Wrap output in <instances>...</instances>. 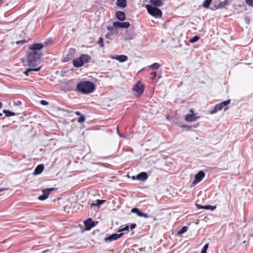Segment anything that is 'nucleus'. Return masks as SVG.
<instances>
[{
	"label": "nucleus",
	"instance_id": "4",
	"mask_svg": "<svg viewBox=\"0 0 253 253\" xmlns=\"http://www.w3.org/2000/svg\"><path fill=\"white\" fill-rule=\"evenodd\" d=\"M145 7L148 13L152 16L157 18H161L162 17V11L158 7L153 6L149 4H146Z\"/></svg>",
	"mask_w": 253,
	"mask_h": 253
},
{
	"label": "nucleus",
	"instance_id": "1",
	"mask_svg": "<svg viewBox=\"0 0 253 253\" xmlns=\"http://www.w3.org/2000/svg\"><path fill=\"white\" fill-rule=\"evenodd\" d=\"M42 43H34L29 46L30 51L27 55V65L31 67H36L37 62L39 60L42 53L41 50L43 47Z\"/></svg>",
	"mask_w": 253,
	"mask_h": 253
},
{
	"label": "nucleus",
	"instance_id": "46",
	"mask_svg": "<svg viewBox=\"0 0 253 253\" xmlns=\"http://www.w3.org/2000/svg\"><path fill=\"white\" fill-rule=\"evenodd\" d=\"M5 0H0V6H1Z\"/></svg>",
	"mask_w": 253,
	"mask_h": 253
},
{
	"label": "nucleus",
	"instance_id": "33",
	"mask_svg": "<svg viewBox=\"0 0 253 253\" xmlns=\"http://www.w3.org/2000/svg\"><path fill=\"white\" fill-rule=\"evenodd\" d=\"M245 2L249 6L253 7V0H245Z\"/></svg>",
	"mask_w": 253,
	"mask_h": 253
},
{
	"label": "nucleus",
	"instance_id": "32",
	"mask_svg": "<svg viewBox=\"0 0 253 253\" xmlns=\"http://www.w3.org/2000/svg\"><path fill=\"white\" fill-rule=\"evenodd\" d=\"M47 198V196L45 195H42L39 196L38 199L41 201H43Z\"/></svg>",
	"mask_w": 253,
	"mask_h": 253
},
{
	"label": "nucleus",
	"instance_id": "7",
	"mask_svg": "<svg viewBox=\"0 0 253 253\" xmlns=\"http://www.w3.org/2000/svg\"><path fill=\"white\" fill-rule=\"evenodd\" d=\"M130 23L128 22L116 21L113 23V26L115 28H128L130 27Z\"/></svg>",
	"mask_w": 253,
	"mask_h": 253
},
{
	"label": "nucleus",
	"instance_id": "49",
	"mask_svg": "<svg viewBox=\"0 0 253 253\" xmlns=\"http://www.w3.org/2000/svg\"><path fill=\"white\" fill-rule=\"evenodd\" d=\"M2 103H1V102L0 101V108H2Z\"/></svg>",
	"mask_w": 253,
	"mask_h": 253
},
{
	"label": "nucleus",
	"instance_id": "30",
	"mask_svg": "<svg viewBox=\"0 0 253 253\" xmlns=\"http://www.w3.org/2000/svg\"><path fill=\"white\" fill-rule=\"evenodd\" d=\"M105 202V200H97L96 201V203H95V205H96V206H98L99 207L101 205L103 204Z\"/></svg>",
	"mask_w": 253,
	"mask_h": 253
},
{
	"label": "nucleus",
	"instance_id": "51",
	"mask_svg": "<svg viewBox=\"0 0 253 253\" xmlns=\"http://www.w3.org/2000/svg\"><path fill=\"white\" fill-rule=\"evenodd\" d=\"M250 236V237H253V233Z\"/></svg>",
	"mask_w": 253,
	"mask_h": 253
},
{
	"label": "nucleus",
	"instance_id": "3",
	"mask_svg": "<svg viewBox=\"0 0 253 253\" xmlns=\"http://www.w3.org/2000/svg\"><path fill=\"white\" fill-rule=\"evenodd\" d=\"M90 60L91 57L89 55L82 54L79 57L73 59V64L74 67L79 68L83 66L84 63H88Z\"/></svg>",
	"mask_w": 253,
	"mask_h": 253
},
{
	"label": "nucleus",
	"instance_id": "54",
	"mask_svg": "<svg viewBox=\"0 0 253 253\" xmlns=\"http://www.w3.org/2000/svg\"><path fill=\"white\" fill-rule=\"evenodd\" d=\"M219 0H217V1H218Z\"/></svg>",
	"mask_w": 253,
	"mask_h": 253
},
{
	"label": "nucleus",
	"instance_id": "43",
	"mask_svg": "<svg viewBox=\"0 0 253 253\" xmlns=\"http://www.w3.org/2000/svg\"><path fill=\"white\" fill-rule=\"evenodd\" d=\"M117 131L118 133V134L121 136V137H124L125 136H124L123 135H122V134L120 133L119 132V129H118V127H117Z\"/></svg>",
	"mask_w": 253,
	"mask_h": 253
},
{
	"label": "nucleus",
	"instance_id": "47",
	"mask_svg": "<svg viewBox=\"0 0 253 253\" xmlns=\"http://www.w3.org/2000/svg\"><path fill=\"white\" fill-rule=\"evenodd\" d=\"M94 206H96V205H95V203H92L90 204V207L92 208Z\"/></svg>",
	"mask_w": 253,
	"mask_h": 253
},
{
	"label": "nucleus",
	"instance_id": "34",
	"mask_svg": "<svg viewBox=\"0 0 253 253\" xmlns=\"http://www.w3.org/2000/svg\"><path fill=\"white\" fill-rule=\"evenodd\" d=\"M151 80H154L155 79L156 76H157V72H152L151 73Z\"/></svg>",
	"mask_w": 253,
	"mask_h": 253
},
{
	"label": "nucleus",
	"instance_id": "19",
	"mask_svg": "<svg viewBox=\"0 0 253 253\" xmlns=\"http://www.w3.org/2000/svg\"><path fill=\"white\" fill-rule=\"evenodd\" d=\"M222 109L221 108V105H219V104H216L213 109L210 111V114H213L216 113L217 111L221 110Z\"/></svg>",
	"mask_w": 253,
	"mask_h": 253
},
{
	"label": "nucleus",
	"instance_id": "11",
	"mask_svg": "<svg viewBox=\"0 0 253 253\" xmlns=\"http://www.w3.org/2000/svg\"><path fill=\"white\" fill-rule=\"evenodd\" d=\"M116 18L120 21H123L126 18V14L124 12L122 11H118L116 13Z\"/></svg>",
	"mask_w": 253,
	"mask_h": 253
},
{
	"label": "nucleus",
	"instance_id": "15",
	"mask_svg": "<svg viewBox=\"0 0 253 253\" xmlns=\"http://www.w3.org/2000/svg\"><path fill=\"white\" fill-rule=\"evenodd\" d=\"M44 169V166L43 165H39L37 167L35 168L34 171V175H38L41 173L42 171Z\"/></svg>",
	"mask_w": 253,
	"mask_h": 253
},
{
	"label": "nucleus",
	"instance_id": "6",
	"mask_svg": "<svg viewBox=\"0 0 253 253\" xmlns=\"http://www.w3.org/2000/svg\"><path fill=\"white\" fill-rule=\"evenodd\" d=\"M205 176V173L203 171H199L198 173L196 174L195 179L193 180L192 184L195 185L200 182L204 178Z\"/></svg>",
	"mask_w": 253,
	"mask_h": 253
},
{
	"label": "nucleus",
	"instance_id": "53",
	"mask_svg": "<svg viewBox=\"0 0 253 253\" xmlns=\"http://www.w3.org/2000/svg\"><path fill=\"white\" fill-rule=\"evenodd\" d=\"M132 178H133V179H135L134 176H133Z\"/></svg>",
	"mask_w": 253,
	"mask_h": 253
},
{
	"label": "nucleus",
	"instance_id": "23",
	"mask_svg": "<svg viewBox=\"0 0 253 253\" xmlns=\"http://www.w3.org/2000/svg\"><path fill=\"white\" fill-rule=\"evenodd\" d=\"M188 230L187 226H183L177 232V234L179 235L180 234H182L184 233V232H186Z\"/></svg>",
	"mask_w": 253,
	"mask_h": 253
},
{
	"label": "nucleus",
	"instance_id": "2",
	"mask_svg": "<svg viewBox=\"0 0 253 253\" xmlns=\"http://www.w3.org/2000/svg\"><path fill=\"white\" fill-rule=\"evenodd\" d=\"M95 87L93 83L90 81H82L77 85V90L83 94H89L95 90Z\"/></svg>",
	"mask_w": 253,
	"mask_h": 253
},
{
	"label": "nucleus",
	"instance_id": "31",
	"mask_svg": "<svg viewBox=\"0 0 253 253\" xmlns=\"http://www.w3.org/2000/svg\"><path fill=\"white\" fill-rule=\"evenodd\" d=\"M85 121V117L82 114L81 116H80V117L78 119V122L79 123H83Z\"/></svg>",
	"mask_w": 253,
	"mask_h": 253
},
{
	"label": "nucleus",
	"instance_id": "45",
	"mask_svg": "<svg viewBox=\"0 0 253 253\" xmlns=\"http://www.w3.org/2000/svg\"><path fill=\"white\" fill-rule=\"evenodd\" d=\"M75 114H76L78 116H81V115H82L80 112L79 111H76L75 112Z\"/></svg>",
	"mask_w": 253,
	"mask_h": 253
},
{
	"label": "nucleus",
	"instance_id": "38",
	"mask_svg": "<svg viewBox=\"0 0 253 253\" xmlns=\"http://www.w3.org/2000/svg\"><path fill=\"white\" fill-rule=\"evenodd\" d=\"M196 206L199 209H204V206H201V205H200L199 204H196Z\"/></svg>",
	"mask_w": 253,
	"mask_h": 253
},
{
	"label": "nucleus",
	"instance_id": "14",
	"mask_svg": "<svg viewBox=\"0 0 253 253\" xmlns=\"http://www.w3.org/2000/svg\"><path fill=\"white\" fill-rule=\"evenodd\" d=\"M199 118V117H198ZM198 117H196V114L194 113L191 114H187L185 116V120L187 122H193L196 120Z\"/></svg>",
	"mask_w": 253,
	"mask_h": 253
},
{
	"label": "nucleus",
	"instance_id": "35",
	"mask_svg": "<svg viewBox=\"0 0 253 253\" xmlns=\"http://www.w3.org/2000/svg\"><path fill=\"white\" fill-rule=\"evenodd\" d=\"M128 229H129V226L128 225H126L125 227L120 229L119 231L122 232V231H128Z\"/></svg>",
	"mask_w": 253,
	"mask_h": 253
},
{
	"label": "nucleus",
	"instance_id": "25",
	"mask_svg": "<svg viewBox=\"0 0 253 253\" xmlns=\"http://www.w3.org/2000/svg\"><path fill=\"white\" fill-rule=\"evenodd\" d=\"M160 67V64L158 63H154L151 65L149 66V68L153 69V70H156L159 69Z\"/></svg>",
	"mask_w": 253,
	"mask_h": 253
},
{
	"label": "nucleus",
	"instance_id": "50",
	"mask_svg": "<svg viewBox=\"0 0 253 253\" xmlns=\"http://www.w3.org/2000/svg\"><path fill=\"white\" fill-rule=\"evenodd\" d=\"M181 126L184 127V126H186V125H182Z\"/></svg>",
	"mask_w": 253,
	"mask_h": 253
},
{
	"label": "nucleus",
	"instance_id": "26",
	"mask_svg": "<svg viewBox=\"0 0 253 253\" xmlns=\"http://www.w3.org/2000/svg\"><path fill=\"white\" fill-rule=\"evenodd\" d=\"M199 39H200L199 37H198L197 36H195L189 40V42L191 43H194V42L198 41Z\"/></svg>",
	"mask_w": 253,
	"mask_h": 253
},
{
	"label": "nucleus",
	"instance_id": "37",
	"mask_svg": "<svg viewBox=\"0 0 253 253\" xmlns=\"http://www.w3.org/2000/svg\"><path fill=\"white\" fill-rule=\"evenodd\" d=\"M42 192L43 195H46L47 196V198L48 197L49 192L46 189L42 190Z\"/></svg>",
	"mask_w": 253,
	"mask_h": 253
},
{
	"label": "nucleus",
	"instance_id": "10",
	"mask_svg": "<svg viewBox=\"0 0 253 253\" xmlns=\"http://www.w3.org/2000/svg\"><path fill=\"white\" fill-rule=\"evenodd\" d=\"M131 212L133 213H135L137 214V215L140 217H144L145 218H148L149 215L146 213H144L138 209L136 208H134L132 209Z\"/></svg>",
	"mask_w": 253,
	"mask_h": 253
},
{
	"label": "nucleus",
	"instance_id": "13",
	"mask_svg": "<svg viewBox=\"0 0 253 253\" xmlns=\"http://www.w3.org/2000/svg\"><path fill=\"white\" fill-rule=\"evenodd\" d=\"M149 2L150 5L155 7H160L163 4L162 0H150Z\"/></svg>",
	"mask_w": 253,
	"mask_h": 253
},
{
	"label": "nucleus",
	"instance_id": "44",
	"mask_svg": "<svg viewBox=\"0 0 253 253\" xmlns=\"http://www.w3.org/2000/svg\"><path fill=\"white\" fill-rule=\"evenodd\" d=\"M46 190L49 192L50 191H53L54 190V188H50L46 189Z\"/></svg>",
	"mask_w": 253,
	"mask_h": 253
},
{
	"label": "nucleus",
	"instance_id": "8",
	"mask_svg": "<svg viewBox=\"0 0 253 253\" xmlns=\"http://www.w3.org/2000/svg\"><path fill=\"white\" fill-rule=\"evenodd\" d=\"M123 234H124L123 233L120 234H113L110 235L109 237L105 238V241L107 242L116 240L121 237Z\"/></svg>",
	"mask_w": 253,
	"mask_h": 253
},
{
	"label": "nucleus",
	"instance_id": "41",
	"mask_svg": "<svg viewBox=\"0 0 253 253\" xmlns=\"http://www.w3.org/2000/svg\"><path fill=\"white\" fill-rule=\"evenodd\" d=\"M8 189V188H0V192H2V191H6Z\"/></svg>",
	"mask_w": 253,
	"mask_h": 253
},
{
	"label": "nucleus",
	"instance_id": "9",
	"mask_svg": "<svg viewBox=\"0 0 253 253\" xmlns=\"http://www.w3.org/2000/svg\"><path fill=\"white\" fill-rule=\"evenodd\" d=\"M84 224L86 230H89L95 226L94 222L91 218H89L84 221Z\"/></svg>",
	"mask_w": 253,
	"mask_h": 253
},
{
	"label": "nucleus",
	"instance_id": "12",
	"mask_svg": "<svg viewBox=\"0 0 253 253\" xmlns=\"http://www.w3.org/2000/svg\"><path fill=\"white\" fill-rule=\"evenodd\" d=\"M148 177V174L146 172H141L136 175V178L141 181H145Z\"/></svg>",
	"mask_w": 253,
	"mask_h": 253
},
{
	"label": "nucleus",
	"instance_id": "28",
	"mask_svg": "<svg viewBox=\"0 0 253 253\" xmlns=\"http://www.w3.org/2000/svg\"><path fill=\"white\" fill-rule=\"evenodd\" d=\"M208 247L209 244L207 243L202 248L201 253H207Z\"/></svg>",
	"mask_w": 253,
	"mask_h": 253
},
{
	"label": "nucleus",
	"instance_id": "40",
	"mask_svg": "<svg viewBox=\"0 0 253 253\" xmlns=\"http://www.w3.org/2000/svg\"><path fill=\"white\" fill-rule=\"evenodd\" d=\"M115 27H114L113 26H108L107 27V29L108 31H113V28H114Z\"/></svg>",
	"mask_w": 253,
	"mask_h": 253
},
{
	"label": "nucleus",
	"instance_id": "22",
	"mask_svg": "<svg viewBox=\"0 0 253 253\" xmlns=\"http://www.w3.org/2000/svg\"><path fill=\"white\" fill-rule=\"evenodd\" d=\"M3 112L6 117L13 116L15 115V113L12 112L9 110H3Z\"/></svg>",
	"mask_w": 253,
	"mask_h": 253
},
{
	"label": "nucleus",
	"instance_id": "29",
	"mask_svg": "<svg viewBox=\"0 0 253 253\" xmlns=\"http://www.w3.org/2000/svg\"><path fill=\"white\" fill-rule=\"evenodd\" d=\"M216 209V206H211V205H207L204 206V209L214 210Z\"/></svg>",
	"mask_w": 253,
	"mask_h": 253
},
{
	"label": "nucleus",
	"instance_id": "18",
	"mask_svg": "<svg viewBox=\"0 0 253 253\" xmlns=\"http://www.w3.org/2000/svg\"><path fill=\"white\" fill-rule=\"evenodd\" d=\"M117 5L122 8H125L126 6V0H117Z\"/></svg>",
	"mask_w": 253,
	"mask_h": 253
},
{
	"label": "nucleus",
	"instance_id": "27",
	"mask_svg": "<svg viewBox=\"0 0 253 253\" xmlns=\"http://www.w3.org/2000/svg\"><path fill=\"white\" fill-rule=\"evenodd\" d=\"M98 43L99 44L101 47H103L104 46L103 43V39L101 37H100L98 41Z\"/></svg>",
	"mask_w": 253,
	"mask_h": 253
},
{
	"label": "nucleus",
	"instance_id": "20",
	"mask_svg": "<svg viewBox=\"0 0 253 253\" xmlns=\"http://www.w3.org/2000/svg\"><path fill=\"white\" fill-rule=\"evenodd\" d=\"M230 103V100H227L226 101H224L220 103H219V105H221V108L222 109H224V111H226L228 107L227 106L229 103Z\"/></svg>",
	"mask_w": 253,
	"mask_h": 253
},
{
	"label": "nucleus",
	"instance_id": "17",
	"mask_svg": "<svg viewBox=\"0 0 253 253\" xmlns=\"http://www.w3.org/2000/svg\"><path fill=\"white\" fill-rule=\"evenodd\" d=\"M41 68V67H31V68H28V69H27L25 72H24V74L25 75H26L27 76H29V72H31V71H36V72H38L40 70Z\"/></svg>",
	"mask_w": 253,
	"mask_h": 253
},
{
	"label": "nucleus",
	"instance_id": "42",
	"mask_svg": "<svg viewBox=\"0 0 253 253\" xmlns=\"http://www.w3.org/2000/svg\"><path fill=\"white\" fill-rule=\"evenodd\" d=\"M25 42H26L25 40H21V41H19L16 42V43H17V44H20L21 43H24Z\"/></svg>",
	"mask_w": 253,
	"mask_h": 253
},
{
	"label": "nucleus",
	"instance_id": "36",
	"mask_svg": "<svg viewBox=\"0 0 253 253\" xmlns=\"http://www.w3.org/2000/svg\"><path fill=\"white\" fill-rule=\"evenodd\" d=\"M41 104L42 105H47L48 104V102L44 100H42L41 101Z\"/></svg>",
	"mask_w": 253,
	"mask_h": 253
},
{
	"label": "nucleus",
	"instance_id": "48",
	"mask_svg": "<svg viewBox=\"0 0 253 253\" xmlns=\"http://www.w3.org/2000/svg\"><path fill=\"white\" fill-rule=\"evenodd\" d=\"M190 112L191 113V114H193L194 113V110L193 109H190Z\"/></svg>",
	"mask_w": 253,
	"mask_h": 253
},
{
	"label": "nucleus",
	"instance_id": "39",
	"mask_svg": "<svg viewBox=\"0 0 253 253\" xmlns=\"http://www.w3.org/2000/svg\"><path fill=\"white\" fill-rule=\"evenodd\" d=\"M136 226V224L135 223H132L130 225V229H133L135 228Z\"/></svg>",
	"mask_w": 253,
	"mask_h": 253
},
{
	"label": "nucleus",
	"instance_id": "5",
	"mask_svg": "<svg viewBox=\"0 0 253 253\" xmlns=\"http://www.w3.org/2000/svg\"><path fill=\"white\" fill-rule=\"evenodd\" d=\"M144 87V84L141 83L140 81H138L134 85L133 90L134 91L140 95L143 93Z\"/></svg>",
	"mask_w": 253,
	"mask_h": 253
},
{
	"label": "nucleus",
	"instance_id": "21",
	"mask_svg": "<svg viewBox=\"0 0 253 253\" xmlns=\"http://www.w3.org/2000/svg\"><path fill=\"white\" fill-rule=\"evenodd\" d=\"M228 0H224L222 2H220L216 6V8H224L228 4Z\"/></svg>",
	"mask_w": 253,
	"mask_h": 253
},
{
	"label": "nucleus",
	"instance_id": "52",
	"mask_svg": "<svg viewBox=\"0 0 253 253\" xmlns=\"http://www.w3.org/2000/svg\"><path fill=\"white\" fill-rule=\"evenodd\" d=\"M2 116V114L0 113V116Z\"/></svg>",
	"mask_w": 253,
	"mask_h": 253
},
{
	"label": "nucleus",
	"instance_id": "24",
	"mask_svg": "<svg viewBox=\"0 0 253 253\" xmlns=\"http://www.w3.org/2000/svg\"><path fill=\"white\" fill-rule=\"evenodd\" d=\"M211 2V0H205L203 3V6L205 8H209L210 4Z\"/></svg>",
	"mask_w": 253,
	"mask_h": 253
},
{
	"label": "nucleus",
	"instance_id": "16",
	"mask_svg": "<svg viewBox=\"0 0 253 253\" xmlns=\"http://www.w3.org/2000/svg\"><path fill=\"white\" fill-rule=\"evenodd\" d=\"M112 58L118 60L121 62H125L128 59L127 56L125 55H117L116 57H112Z\"/></svg>",
	"mask_w": 253,
	"mask_h": 253
}]
</instances>
